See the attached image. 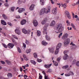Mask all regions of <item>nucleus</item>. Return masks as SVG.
I'll list each match as a JSON object with an SVG mask.
<instances>
[{"mask_svg":"<svg viewBox=\"0 0 79 79\" xmlns=\"http://www.w3.org/2000/svg\"><path fill=\"white\" fill-rule=\"evenodd\" d=\"M37 61L38 62H39V63H40L41 62H42V60L38 58L37 59Z\"/></svg>","mask_w":79,"mask_h":79,"instance_id":"obj_36","label":"nucleus"},{"mask_svg":"<svg viewBox=\"0 0 79 79\" xmlns=\"http://www.w3.org/2000/svg\"><path fill=\"white\" fill-rule=\"evenodd\" d=\"M5 6H8V4L7 3H5Z\"/></svg>","mask_w":79,"mask_h":79,"instance_id":"obj_61","label":"nucleus"},{"mask_svg":"<svg viewBox=\"0 0 79 79\" xmlns=\"http://www.w3.org/2000/svg\"><path fill=\"white\" fill-rule=\"evenodd\" d=\"M76 65H77V66H79V61H78L77 62V63H76Z\"/></svg>","mask_w":79,"mask_h":79,"instance_id":"obj_48","label":"nucleus"},{"mask_svg":"<svg viewBox=\"0 0 79 79\" xmlns=\"http://www.w3.org/2000/svg\"><path fill=\"white\" fill-rule=\"evenodd\" d=\"M72 15H73V18L74 19V13H72Z\"/></svg>","mask_w":79,"mask_h":79,"instance_id":"obj_64","label":"nucleus"},{"mask_svg":"<svg viewBox=\"0 0 79 79\" xmlns=\"http://www.w3.org/2000/svg\"><path fill=\"white\" fill-rule=\"evenodd\" d=\"M34 56L35 58H37V54L36 53H34Z\"/></svg>","mask_w":79,"mask_h":79,"instance_id":"obj_41","label":"nucleus"},{"mask_svg":"<svg viewBox=\"0 0 79 79\" xmlns=\"http://www.w3.org/2000/svg\"><path fill=\"white\" fill-rule=\"evenodd\" d=\"M66 23L68 26H70V23L69 22V20H67Z\"/></svg>","mask_w":79,"mask_h":79,"instance_id":"obj_29","label":"nucleus"},{"mask_svg":"<svg viewBox=\"0 0 79 79\" xmlns=\"http://www.w3.org/2000/svg\"><path fill=\"white\" fill-rule=\"evenodd\" d=\"M25 44H27V45H28L29 44V41H28L27 40H26L25 41Z\"/></svg>","mask_w":79,"mask_h":79,"instance_id":"obj_39","label":"nucleus"},{"mask_svg":"<svg viewBox=\"0 0 79 79\" xmlns=\"http://www.w3.org/2000/svg\"><path fill=\"white\" fill-rule=\"evenodd\" d=\"M47 72L48 73H50L51 72H52V70L51 69H49L47 71Z\"/></svg>","mask_w":79,"mask_h":79,"instance_id":"obj_49","label":"nucleus"},{"mask_svg":"<svg viewBox=\"0 0 79 79\" xmlns=\"http://www.w3.org/2000/svg\"><path fill=\"white\" fill-rule=\"evenodd\" d=\"M26 20L24 19H23L20 22V24L21 25H22L26 24Z\"/></svg>","mask_w":79,"mask_h":79,"instance_id":"obj_7","label":"nucleus"},{"mask_svg":"<svg viewBox=\"0 0 79 79\" xmlns=\"http://www.w3.org/2000/svg\"><path fill=\"white\" fill-rule=\"evenodd\" d=\"M57 5H59V8H60V6H62V7H64L65 8H66V4L65 3H64V4H61L60 5V3H57Z\"/></svg>","mask_w":79,"mask_h":79,"instance_id":"obj_6","label":"nucleus"},{"mask_svg":"<svg viewBox=\"0 0 79 79\" xmlns=\"http://www.w3.org/2000/svg\"><path fill=\"white\" fill-rule=\"evenodd\" d=\"M1 63H2V64H5V62L2 60L1 61Z\"/></svg>","mask_w":79,"mask_h":79,"instance_id":"obj_50","label":"nucleus"},{"mask_svg":"<svg viewBox=\"0 0 79 79\" xmlns=\"http://www.w3.org/2000/svg\"><path fill=\"white\" fill-rule=\"evenodd\" d=\"M24 59L25 60H26V61H27V60H28V59L26 57H24Z\"/></svg>","mask_w":79,"mask_h":79,"instance_id":"obj_57","label":"nucleus"},{"mask_svg":"<svg viewBox=\"0 0 79 79\" xmlns=\"http://www.w3.org/2000/svg\"><path fill=\"white\" fill-rule=\"evenodd\" d=\"M37 35L38 36H40L41 35V32H40V31H37Z\"/></svg>","mask_w":79,"mask_h":79,"instance_id":"obj_27","label":"nucleus"},{"mask_svg":"<svg viewBox=\"0 0 79 79\" xmlns=\"http://www.w3.org/2000/svg\"><path fill=\"white\" fill-rule=\"evenodd\" d=\"M60 59H61L60 57H59L57 58V60L58 61H60Z\"/></svg>","mask_w":79,"mask_h":79,"instance_id":"obj_59","label":"nucleus"},{"mask_svg":"<svg viewBox=\"0 0 79 79\" xmlns=\"http://www.w3.org/2000/svg\"><path fill=\"white\" fill-rule=\"evenodd\" d=\"M64 54L65 55H67V54H66V53H67V52L66 51H64Z\"/></svg>","mask_w":79,"mask_h":79,"instance_id":"obj_53","label":"nucleus"},{"mask_svg":"<svg viewBox=\"0 0 79 79\" xmlns=\"http://www.w3.org/2000/svg\"><path fill=\"white\" fill-rule=\"evenodd\" d=\"M67 29H68L69 31V30H72V28L71 27H70L69 29V27H68Z\"/></svg>","mask_w":79,"mask_h":79,"instance_id":"obj_55","label":"nucleus"},{"mask_svg":"<svg viewBox=\"0 0 79 79\" xmlns=\"http://www.w3.org/2000/svg\"><path fill=\"white\" fill-rule=\"evenodd\" d=\"M22 2H23V0H19L18 1V4L19 5H20L22 3Z\"/></svg>","mask_w":79,"mask_h":79,"instance_id":"obj_34","label":"nucleus"},{"mask_svg":"<svg viewBox=\"0 0 79 79\" xmlns=\"http://www.w3.org/2000/svg\"><path fill=\"white\" fill-rule=\"evenodd\" d=\"M65 76H71V74L70 73L66 74L65 75Z\"/></svg>","mask_w":79,"mask_h":79,"instance_id":"obj_43","label":"nucleus"},{"mask_svg":"<svg viewBox=\"0 0 79 79\" xmlns=\"http://www.w3.org/2000/svg\"><path fill=\"white\" fill-rule=\"evenodd\" d=\"M68 68V65H66L63 67V69H66Z\"/></svg>","mask_w":79,"mask_h":79,"instance_id":"obj_38","label":"nucleus"},{"mask_svg":"<svg viewBox=\"0 0 79 79\" xmlns=\"http://www.w3.org/2000/svg\"><path fill=\"white\" fill-rule=\"evenodd\" d=\"M54 64L55 66H58V62L55 61L54 63Z\"/></svg>","mask_w":79,"mask_h":79,"instance_id":"obj_37","label":"nucleus"},{"mask_svg":"<svg viewBox=\"0 0 79 79\" xmlns=\"http://www.w3.org/2000/svg\"><path fill=\"white\" fill-rule=\"evenodd\" d=\"M73 64H75V63H76V60H74L73 61Z\"/></svg>","mask_w":79,"mask_h":79,"instance_id":"obj_52","label":"nucleus"},{"mask_svg":"<svg viewBox=\"0 0 79 79\" xmlns=\"http://www.w3.org/2000/svg\"><path fill=\"white\" fill-rule=\"evenodd\" d=\"M71 26L75 30H76V27H75V26L74 25V24L73 23H71Z\"/></svg>","mask_w":79,"mask_h":79,"instance_id":"obj_30","label":"nucleus"},{"mask_svg":"<svg viewBox=\"0 0 79 79\" xmlns=\"http://www.w3.org/2000/svg\"><path fill=\"white\" fill-rule=\"evenodd\" d=\"M45 37L47 40H50V37L48 35H46L45 36Z\"/></svg>","mask_w":79,"mask_h":79,"instance_id":"obj_25","label":"nucleus"},{"mask_svg":"<svg viewBox=\"0 0 79 79\" xmlns=\"http://www.w3.org/2000/svg\"><path fill=\"white\" fill-rule=\"evenodd\" d=\"M15 45L13 44H11L10 43H9L8 45L7 46H8L10 48H13Z\"/></svg>","mask_w":79,"mask_h":79,"instance_id":"obj_11","label":"nucleus"},{"mask_svg":"<svg viewBox=\"0 0 79 79\" xmlns=\"http://www.w3.org/2000/svg\"><path fill=\"white\" fill-rule=\"evenodd\" d=\"M7 24H8V25L10 26H12V24H11V23H8Z\"/></svg>","mask_w":79,"mask_h":79,"instance_id":"obj_54","label":"nucleus"},{"mask_svg":"<svg viewBox=\"0 0 79 79\" xmlns=\"http://www.w3.org/2000/svg\"><path fill=\"white\" fill-rule=\"evenodd\" d=\"M22 31L23 33L25 34H30V32H31V30L29 29H28L27 31L26 30L25 28H23L22 29Z\"/></svg>","mask_w":79,"mask_h":79,"instance_id":"obj_4","label":"nucleus"},{"mask_svg":"<svg viewBox=\"0 0 79 79\" xmlns=\"http://www.w3.org/2000/svg\"><path fill=\"white\" fill-rule=\"evenodd\" d=\"M55 24V22L54 20L52 21L51 23L50 24V26H53Z\"/></svg>","mask_w":79,"mask_h":79,"instance_id":"obj_21","label":"nucleus"},{"mask_svg":"<svg viewBox=\"0 0 79 79\" xmlns=\"http://www.w3.org/2000/svg\"><path fill=\"white\" fill-rule=\"evenodd\" d=\"M35 6V5L34 4H32L31 5V6L30 7L29 10H31V11H32L34 10V8Z\"/></svg>","mask_w":79,"mask_h":79,"instance_id":"obj_15","label":"nucleus"},{"mask_svg":"<svg viewBox=\"0 0 79 79\" xmlns=\"http://www.w3.org/2000/svg\"><path fill=\"white\" fill-rule=\"evenodd\" d=\"M57 12V10L56 8L53 9L52 10V13H53V14H56Z\"/></svg>","mask_w":79,"mask_h":79,"instance_id":"obj_17","label":"nucleus"},{"mask_svg":"<svg viewBox=\"0 0 79 79\" xmlns=\"http://www.w3.org/2000/svg\"><path fill=\"white\" fill-rule=\"evenodd\" d=\"M69 44V42L67 41L65 42L64 43V46L65 47H66L68 45V44Z\"/></svg>","mask_w":79,"mask_h":79,"instance_id":"obj_28","label":"nucleus"},{"mask_svg":"<svg viewBox=\"0 0 79 79\" xmlns=\"http://www.w3.org/2000/svg\"><path fill=\"white\" fill-rule=\"evenodd\" d=\"M50 1L52 4H54V2H53V0H50Z\"/></svg>","mask_w":79,"mask_h":79,"instance_id":"obj_62","label":"nucleus"},{"mask_svg":"<svg viewBox=\"0 0 79 79\" xmlns=\"http://www.w3.org/2000/svg\"><path fill=\"white\" fill-rule=\"evenodd\" d=\"M70 45H72L73 46H75V44H73V42H71V44H70Z\"/></svg>","mask_w":79,"mask_h":79,"instance_id":"obj_60","label":"nucleus"},{"mask_svg":"<svg viewBox=\"0 0 79 79\" xmlns=\"http://www.w3.org/2000/svg\"><path fill=\"white\" fill-rule=\"evenodd\" d=\"M1 24H3V25H6V22L3 20H1Z\"/></svg>","mask_w":79,"mask_h":79,"instance_id":"obj_24","label":"nucleus"},{"mask_svg":"<svg viewBox=\"0 0 79 79\" xmlns=\"http://www.w3.org/2000/svg\"><path fill=\"white\" fill-rule=\"evenodd\" d=\"M65 13L67 15V18H68V19H70L71 18V15H70V13L69 12L65 11Z\"/></svg>","mask_w":79,"mask_h":79,"instance_id":"obj_5","label":"nucleus"},{"mask_svg":"<svg viewBox=\"0 0 79 79\" xmlns=\"http://www.w3.org/2000/svg\"><path fill=\"white\" fill-rule=\"evenodd\" d=\"M48 49L49 50L50 52L52 53H54V49L49 48H48Z\"/></svg>","mask_w":79,"mask_h":79,"instance_id":"obj_18","label":"nucleus"},{"mask_svg":"<svg viewBox=\"0 0 79 79\" xmlns=\"http://www.w3.org/2000/svg\"><path fill=\"white\" fill-rule=\"evenodd\" d=\"M43 32L44 34H45L46 35H47V27H43Z\"/></svg>","mask_w":79,"mask_h":79,"instance_id":"obj_14","label":"nucleus"},{"mask_svg":"<svg viewBox=\"0 0 79 79\" xmlns=\"http://www.w3.org/2000/svg\"><path fill=\"white\" fill-rule=\"evenodd\" d=\"M23 47H24V48H26V44H25V43H23Z\"/></svg>","mask_w":79,"mask_h":79,"instance_id":"obj_47","label":"nucleus"},{"mask_svg":"<svg viewBox=\"0 0 79 79\" xmlns=\"http://www.w3.org/2000/svg\"><path fill=\"white\" fill-rule=\"evenodd\" d=\"M42 73L44 75H45L44 76V79H50L49 77H48V76H46V73L45 72V71H43L42 72Z\"/></svg>","mask_w":79,"mask_h":79,"instance_id":"obj_16","label":"nucleus"},{"mask_svg":"<svg viewBox=\"0 0 79 79\" xmlns=\"http://www.w3.org/2000/svg\"><path fill=\"white\" fill-rule=\"evenodd\" d=\"M47 18H45L44 20L42 21L41 22V24L44 25V24H45L46 21H47Z\"/></svg>","mask_w":79,"mask_h":79,"instance_id":"obj_20","label":"nucleus"},{"mask_svg":"<svg viewBox=\"0 0 79 79\" xmlns=\"http://www.w3.org/2000/svg\"><path fill=\"white\" fill-rule=\"evenodd\" d=\"M51 66H52V64H45L44 65V66L45 68L48 69V68H50V67Z\"/></svg>","mask_w":79,"mask_h":79,"instance_id":"obj_13","label":"nucleus"},{"mask_svg":"<svg viewBox=\"0 0 79 79\" xmlns=\"http://www.w3.org/2000/svg\"><path fill=\"white\" fill-rule=\"evenodd\" d=\"M15 32L16 34H18V35H20L21 34V32H20V30L18 29H16L15 30Z\"/></svg>","mask_w":79,"mask_h":79,"instance_id":"obj_12","label":"nucleus"},{"mask_svg":"<svg viewBox=\"0 0 79 79\" xmlns=\"http://www.w3.org/2000/svg\"><path fill=\"white\" fill-rule=\"evenodd\" d=\"M15 9V7H12L10 8L11 10V11H14V10Z\"/></svg>","mask_w":79,"mask_h":79,"instance_id":"obj_32","label":"nucleus"},{"mask_svg":"<svg viewBox=\"0 0 79 79\" xmlns=\"http://www.w3.org/2000/svg\"><path fill=\"white\" fill-rule=\"evenodd\" d=\"M17 50L19 53H21V49H20L19 48H18Z\"/></svg>","mask_w":79,"mask_h":79,"instance_id":"obj_40","label":"nucleus"},{"mask_svg":"<svg viewBox=\"0 0 79 79\" xmlns=\"http://www.w3.org/2000/svg\"><path fill=\"white\" fill-rule=\"evenodd\" d=\"M61 43H59L57 45L56 47V50L55 52V54L56 55L57 53H58V52H59V51H60V48L61 47Z\"/></svg>","mask_w":79,"mask_h":79,"instance_id":"obj_3","label":"nucleus"},{"mask_svg":"<svg viewBox=\"0 0 79 79\" xmlns=\"http://www.w3.org/2000/svg\"><path fill=\"white\" fill-rule=\"evenodd\" d=\"M2 17L4 18V19H6V15H5V14H2Z\"/></svg>","mask_w":79,"mask_h":79,"instance_id":"obj_42","label":"nucleus"},{"mask_svg":"<svg viewBox=\"0 0 79 79\" xmlns=\"http://www.w3.org/2000/svg\"><path fill=\"white\" fill-rule=\"evenodd\" d=\"M42 45H44V46L47 45L48 44V43L45 42V41H42Z\"/></svg>","mask_w":79,"mask_h":79,"instance_id":"obj_19","label":"nucleus"},{"mask_svg":"<svg viewBox=\"0 0 79 79\" xmlns=\"http://www.w3.org/2000/svg\"><path fill=\"white\" fill-rule=\"evenodd\" d=\"M40 3L41 5H44V0H40Z\"/></svg>","mask_w":79,"mask_h":79,"instance_id":"obj_22","label":"nucleus"},{"mask_svg":"<svg viewBox=\"0 0 79 79\" xmlns=\"http://www.w3.org/2000/svg\"><path fill=\"white\" fill-rule=\"evenodd\" d=\"M31 63H32V64H36L34 60H31Z\"/></svg>","mask_w":79,"mask_h":79,"instance_id":"obj_35","label":"nucleus"},{"mask_svg":"<svg viewBox=\"0 0 79 79\" xmlns=\"http://www.w3.org/2000/svg\"><path fill=\"white\" fill-rule=\"evenodd\" d=\"M50 9L49 8H47V9L45 8H42L40 11L39 15H44L45 13L47 14L50 12Z\"/></svg>","mask_w":79,"mask_h":79,"instance_id":"obj_1","label":"nucleus"},{"mask_svg":"<svg viewBox=\"0 0 79 79\" xmlns=\"http://www.w3.org/2000/svg\"><path fill=\"white\" fill-rule=\"evenodd\" d=\"M16 18L17 19H19V18H20V16H17L16 17Z\"/></svg>","mask_w":79,"mask_h":79,"instance_id":"obj_56","label":"nucleus"},{"mask_svg":"<svg viewBox=\"0 0 79 79\" xmlns=\"http://www.w3.org/2000/svg\"><path fill=\"white\" fill-rule=\"evenodd\" d=\"M25 10H26V9L24 8H19L18 10V12L19 13H23V11H24Z\"/></svg>","mask_w":79,"mask_h":79,"instance_id":"obj_8","label":"nucleus"},{"mask_svg":"<svg viewBox=\"0 0 79 79\" xmlns=\"http://www.w3.org/2000/svg\"><path fill=\"white\" fill-rule=\"evenodd\" d=\"M2 45L5 48H7L8 47L5 44H2Z\"/></svg>","mask_w":79,"mask_h":79,"instance_id":"obj_45","label":"nucleus"},{"mask_svg":"<svg viewBox=\"0 0 79 79\" xmlns=\"http://www.w3.org/2000/svg\"><path fill=\"white\" fill-rule=\"evenodd\" d=\"M68 56L67 55H64V56H63V58L64 60H67L68 59Z\"/></svg>","mask_w":79,"mask_h":79,"instance_id":"obj_26","label":"nucleus"},{"mask_svg":"<svg viewBox=\"0 0 79 79\" xmlns=\"http://www.w3.org/2000/svg\"><path fill=\"white\" fill-rule=\"evenodd\" d=\"M39 79H42V76H39Z\"/></svg>","mask_w":79,"mask_h":79,"instance_id":"obj_63","label":"nucleus"},{"mask_svg":"<svg viewBox=\"0 0 79 79\" xmlns=\"http://www.w3.org/2000/svg\"><path fill=\"white\" fill-rule=\"evenodd\" d=\"M62 34H63V33H60V34L59 35V36H58L59 38H60V37H61V35H62Z\"/></svg>","mask_w":79,"mask_h":79,"instance_id":"obj_46","label":"nucleus"},{"mask_svg":"<svg viewBox=\"0 0 79 79\" xmlns=\"http://www.w3.org/2000/svg\"><path fill=\"white\" fill-rule=\"evenodd\" d=\"M66 41L67 42H68L69 43L70 42V39L69 38H67L66 40Z\"/></svg>","mask_w":79,"mask_h":79,"instance_id":"obj_44","label":"nucleus"},{"mask_svg":"<svg viewBox=\"0 0 79 79\" xmlns=\"http://www.w3.org/2000/svg\"><path fill=\"white\" fill-rule=\"evenodd\" d=\"M70 75H71H71H74V73H73V72H70Z\"/></svg>","mask_w":79,"mask_h":79,"instance_id":"obj_58","label":"nucleus"},{"mask_svg":"<svg viewBox=\"0 0 79 79\" xmlns=\"http://www.w3.org/2000/svg\"><path fill=\"white\" fill-rule=\"evenodd\" d=\"M12 36L13 37H14L15 39H18V37L15 36V35H12Z\"/></svg>","mask_w":79,"mask_h":79,"instance_id":"obj_33","label":"nucleus"},{"mask_svg":"<svg viewBox=\"0 0 79 79\" xmlns=\"http://www.w3.org/2000/svg\"><path fill=\"white\" fill-rule=\"evenodd\" d=\"M68 34L67 33H65L62 37V39H63V40H64V39H66L67 37H68Z\"/></svg>","mask_w":79,"mask_h":79,"instance_id":"obj_9","label":"nucleus"},{"mask_svg":"<svg viewBox=\"0 0 79 79\" xmlns=\"http://www.w3.org/2000/svg\"><path fill=\"white\" fill-rule=\"evenodd\" d=\"M56 29L57 30H58V32H56V33L58 34V32L60 33V32H61L63 31V29H64V28L63 27H62V24H59V25H57L56 27Z\"/></svg>","mask_w":79,"mask_h":79,"instance_id":"obj_2","label":"nucleus"},{"mask_svg":"<svg viewBox=\"0 0 79 79\" xmlns=\"http://www.w3.org/2000/svg\"><path fill=\"white\" fill-rule=\"evenodd\" d=\"M31 49H28L26 50V52L27 53H30L31 52Z\"/></svg>","mask_w":79,"mask_h":79,"instance_id":"obj_31","label":"nucleus"},{"mask_svg":"<svg viewBox=\"0 0 79 79\" xmlns=\"http://www.w3.org/2000/svg\"><path fill=\"white\" fill-rule=\"evenodd\" d=\"M6 61L7 64H10V61H9L6 60Z\"/></svg>","mask_w":79,"mask_h":79,"instance_id":"obj_51","label":"nucleus"},{"mask_svg":"<svg viewBox=\"0 0 79 79\" xmlns=\"http://www.w3.org/2000/svg\"><path fill=\"white\" fill-rule=\"evenodd\" d=\"M7 77H9L10 78V77H12L13 76L12 75V74H11V73H8L7 74Z\"/></svg>","mask_w":79,"mask_h":79,"instance_id":"obj_23","label":"nucleus"},{"mask_svg":"<svg viewBox=\"0 0 79 79\" xmlns=\"http://www.w3.org/2000/svg\"><path fill=\"white\" fill-rule=\"evenodd\" d=\"M33 23L34 24V25L35 27H36L37 25H38V22H37V20H33Z\"/></svg>","mask_w":79,"mask_h":79,"instance_id":"obj_10","label":"nucleus"}]
</instances>
